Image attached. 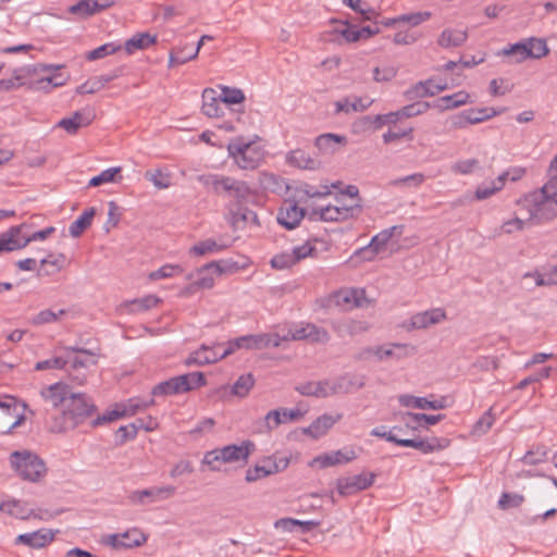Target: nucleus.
Returning a JSON list of instances; mask_svg holds the SVG:
<instances>
[{
	"label": "nucleus",
	"mask_w": 557,
	"mask_h": 557,
	"mask_svg": "<svg viewBox=\"0 0 557 557\" xmlns=\"http://www.w3.org/2000/svg\"><path fill=\"white\" fill-rule=\"evenodd\" d=\"M306 339L312 343H324L329 339L327 332L311 323H295L288 327H283L274 334L248 335L228 342L223 351H218L220 346H202L194 351L187 359V364L205 366L215 362L239 349H262L265 347H277L282 341H301Z\"/></svg>",
	"instance_id": "f257e3e1"
},
{
	"label": "nucleus",
	"mask_w": 557,
	"mask_h": 557,
	"mask_svg": "<svg viewBox=\"0 0 557 557\" xmlns=\"http://www.w3.org/2000/svg\"><path fill=\"white\" fill-rule=\"evenodd\" d=\"M40 395L58 411L50 425L54 433L73 430L94 414L95 406L89 398L65 383L51 384L42 388Z\"/></svg>",
	"instance_id": "f03ea898"
},
{
	"label": "nucleus",
	"mask_w": 557,
	"mask_h": 557,
	"mask_svg": "<svg viewBox=\"0 0 557 557\" xmlns=\"http://www.w3.org/2000/svg\"><path fill=\"white\" fill-rule=\"evenodd\" d=\"M228 158L243 170H255L268 157L265 140L258 134L238 135L226 145Z\"/></svg>",
	"instance_id": "7ed1b4c3"
},
{
	"label": "nucleus",
	"mask_w": 557,
	"mask_h": 557,
	"mask_svg": "<svg viewBox=\"0 0 557 557\" xmlns=\"http://www.w3.org/2000/svg\"><path fill=\"white\" fill-rule=\"evenodd\" d=\"M255 449L256 445L251 441L215 448L205 453L201 467L210 471H221L224 465L247 463Z\"/></svg>",
	"instance_id": "20e7f679"
},
{
	"label": "nucleus",
	"mask_w": 557,
	"mask_h": 557,
	"mask_svg": "<svg viewBox=\"0 0 557 557\" xmlns=\"http://www.w3.org/2000/svg\"><path fill=\"white\" fill-rule=\"evenodd\" d=\"M9 463L15 474L24 481L40 482L47 475L46 462L28 449L11 453Z\"/></svg>",
	"instance_id": "39448f33"
},
{
	"label": "nucleus",
	"mask_w": 557,
	"mask_h": 557,
	"mask_svg": "<svg viewBox=\"0 0 557 557\" xmlns=\"http://www.w3.org/2000/svg\"><path fill=\"white\" fill-rule=\"evenodd\" d=\"M60 66L38 64L28 66L27 88L33 91L51 92L54 88L64 86L70 75L60 72Z\"/></svg>",
	"instance_id": "423d86ee"
},
{
	"label": "nucleus",
	"mask_w": 557,
	"mask_h": 557,
	"mask_svg": "<svg viewBox=\"0 0 557 557\" xmlns=\"http://www.w3.org/2000/svg\"><path fill=\"white\" fill-rule=\"evenodd\" d=\"M534 223H543L557 216V200L543 188L534 190L520 199Z\"/></svg>",
	"instance_id": "0eeeda50"
},
{
	"label": "nucleus",
	"mask_w": 557,
	"mask_h": 557,
	"mask_svg": "<svg viewBox=\"0 0 557 557\" xmlns=\"http://www.w3.org/2000/svg\"><path fill=\"white\" fill-rule=\"evenodd\" d=\"M549 49L546 41L540 38H528L522 41L508 45L497 52L498 57L509 59L512 63H521L528 59H541L547 55Z\"/></svg>",
	"instance_id": "6e6552de"
},
{
	"label": "nucleus",
	"mask_w": 557,
	"mask_h": 557,
	"mask_svg": "<svg viewBox=\"0 0 557 557\" xmlns=\"http://www.w3.org/2000/svg\"><path fill=\"white\" fill-rule=\"evenodd\" d=\"M207 384L206 377L201 372H190L171 377L157 384L152 388L153 396H171L187 393Z\"/></svg>",
	"instance_id": "1a4fd4ad"
},
{
	"label": "nucleus",
	"mask_w": 557,
	"mask_h": 557,
	"mask_svg": "<svg viewBox=\"0 0 557 557\" xmlns=\"http://www.w3.org/2000/svg\"><path fill=\"white\" fill-rule=\"evenodd\" d=\"M358 455L352 447H343L337 450L322 453L313 457L308 467L312 470H324L332 467L343 466L357 459Z\"/></svg>",
	"instance_id": "9d476101"
},
{
	"label": "nucleus",
	"mask_w": 557,
	"mask_h": 557,
	"mask_svg": "<svg viewBox=\"0 0 557 557\" xmlns=\"http://www.w3.org/2000/svg\"><path fill=\"white\" fill-rule=\"evenodd\" d=\"M300 394L315 397H327L337 393L349 391V382L345 377L332 379L319 382H308L298 388Z\"/></svg>",
	"instance_id": "9b49d317"
},
{
	"label": "nucleus",
	"mask_w": 557,
	"mask_h": 557,
	"mask_svg": "<svg viewBox=\"0 0 557 557\" xmlns=\"http://www.w3.org/2000/svg\"><path fill=\"white\" fill-rule=\"evenodd\" d=\"M534 224L524 205L519 199L510 216L505 219L498 227L500 235H513L523 232Z\"/></svg>",
	"instance_id": "f8f14e48"
},
{
	"label": "nucleus",
	"mask_w": 557,
	"mask_h": 557,
	"mask_svg": "<svg viewBox=\"0 0 557 557\" xmlns=\"http://www.w3.org/2000/svg\"><path fill=\"white\" fill-rule=\"evenodd\" d=\"M313 251L314 247L309 243H305L288 251L276 253L271 259L270 264L274 270H287L296 265L299 261L312 256Z\"/></svg>",
	"instance_id": "ddd939ff"
},
{
	"label": "nucleus",
	"mask_w": 557,
	"mask_h": 557,
	"mask_svg": "<svg viewBox=\"0 0 557 557\" xmlns=\"http://www.w3.org/2000/svg\"><path fill=\"white\" fill-rule=\"evenodd\" d=\"M147 541V535L138 528H132L125 532L106 535L102 543L114 549H129L141 546Z\"/></svg>",
	"instance_id": "4468645a"
},
{
	"label": "nucleus",
	"mask_w": 557,
	"mask_h": 557,
	"mask_svg": "<svg viewBox=\"0 0 557 557\" xmlns=\"http://www.w3.org/2000/svg\"><path fill=\"white\" fill-rule=\"evenodd\" d=\"M30 227V224L24 222L0 233V253L13 252L26 248L27 240L25 239L24 232Z\"/></svg>",
	"instance_id": "2eb2a0df"
},
{
	"label": "nucleus",
	"mask_w": 557,
	"mask_h": 557,
	"mask_svg": "<svg viewBox=\"0 0 557 557\" xmlns=\"http://www.w3.org/2000/svg\"><path fill=\"white\" fill-rule=\"evenodd\" d=\"M224 102L216 87H206L201 91V113L210 120H220L225 115Z\"/></svg>",
	"instance_id": "dca6fc26"
},
{
	"label": "nucleus",
	"mask_w": 557,
	"mask_h": 557,
	"mask_svg": "<svg viewBox=\"0 0 557 557\" xmlns=\"http://www.w3.org/2000/svg\"><path fill=\"white\" fill-rule=\"evenodd\" d=\"M447 319V313L443 308H432L420 311L410 317L405 323L407 330H423L432 325L440 324Z\"/></svg>",
	"instance_id": "f3484780"
},
{
	"label": "nucleus",
	"mask_w": 557,
	"mask_h": 557,
	"mask_svg": "<svg viewBox=\"0 0 557 557\" xmlns=\"http://www.w3.org/2000/svg\"><path fill=\"white\" fill-rule=\"evenodd\" d=\"M387 441L395 443L398 446L404 447H412L419 449L424 454H430L433 451H440L447 448L450 444L448 438L444 437H434L431 441H416V440H403L398 438L395 435H388Z\"/></svg>",
	"instance_id": "a211bd4d"
},
{
	"label": "nucleus",
	"mask_w": 557,
	"mask_h": 557,
	"mask_svg": "<svg viewBox=\"0 0 557 557\" xmlns=\"http://www.w3.org/2000/svg\"><path fill=\"white\" fill-rule=\"evenodd\" d=\"M175 494L172 485L152 486L146 490L135 491L131 494V500L135 504H147L171 498Z\"/></svg>",
	"instance_id": "6ab92c4d"
},
{
	"label": "nucleus",
	"mask_w": 557,
	"mask_h": 557,
	"mask_svg": "<svg viewBox=\"0 0 557 557\" xmlns=\"http://www.w3.org/2000/svg\"><path fill=\"white\" fill-rule=\"evenodd\" d=\"M375 474L371 472H362L337 482V491L341 495H351L363 491L374 483Z\"/></svg>",
	"instance_id": "aec40b11"
},
{
	"label": "nucleus",
	"mask_w": 557,
	"mask_h": 557,
	"mask_svg": "<svg viewBox=\"0 0 557 557\" xmlns=\"http://www.w3.org/2000/svg\"><path fill=\"white\" fill-rule=\"evenodd\" d=\"M305 216V210L295 201L285 200L278 209L276 220L286 230L296 228Z\"/></svg>",
	"instance_id": "412c9836"
},
{
	"label": "nucleus",
	"mask_w": 557,
	"mask_h": 557,
	"mask_svg": "<svg viewBox=\"0 0 557 557\" xmlns=\"http://www.w3.org/2000/svg\"><path fill=\"white\" fill-rule=\"evenodd\" d=\"M0 408L14 418V421L8 426L3 433L9 434L25 422V404L18 401L15 397L4 395L0 397Z\"/></svg>",
	"instance_id": "4be33fe9"
},
{
	"label": "nucleus",
	"mask_w": 557,
	"mask_h": 557,
	"mask_svg": "<svg viewBox=\"0 0 557 557\" xmlns=\"http://www.w3.org/2000/svg\"><path fill=\"white\" fill-rule=\"evenodd\" d=\"M447 397L441 396V397H433L425 398V397H416L412 395H400L398 397V401L401 406L407 408H416V409H432V410H441L448 406L447 404Z\"/></svg>",
	"instance_id": "5701e85b"
},
{
	"label": "nucleus",
	"mask_w": 557,
	"mask_h": 557,
	"mask_svg": "<svg viewBox=\"0 0 557 557\" xmlns=\"http://www.w3.org/2000/svg\"><path fill=\"white\" fill-rule=\"evenodd\" d=\"M337 306L344 309L364 307L369 304L363 288H344L334 295Z\"/></svg>",
	"instance_id": "b1692460"
},
{
	"label": "nucleus",
	"mask_w": 557,
	"mask_h": 557,
	"mask_svg": "<svg viewBox=\"0 0 557 557\" xmlns=\"http://www.w3.org/2000/svg\"><path fill=\"white\" fill-rule=\"evenodd\" d=\"M55 533L50 529H39L34 532L20 534L15 544L25 545L34 549H40L54 541Z\"/></svg>",
	"instance_id": "393cba45"
},
{
	"label": "nucleus",
	"mask_w": 557,
	"mask_h": 557,
	"mask_svg": "<svg viewBox=\"0 0 557 557\" xmlns=\"http://www.w3.org/2000/svg\"><path fill=\"white\" fill-rule=\"evenodd\" d=\"M114 3L115 0H79L76 4L71 5L67 11L79 18H87L112 7Z\"/></svg>",
	"instance_id": "a878e982"
},
{
	"label": "nucleus",
	"mask_w": 557,
	"mask_h": 557,
	"mask_svg": "<svg viewBox=\"0 0 557 557\" xmlns=\"http://www.w3.org/2000/svg\"><path fill=\"white\" fill-rule=\"evenodd\" d=\"M94 115L86 110L73 112L71 115L61 119L55 127L64 129L70 135H75L82 127L92 123Z\"/></svg>",
	"instance_id": "bb28decb"
},
{
	"label": "nucleus",
	"mask_w": 557,
	"mask_h": 557,
	"mask_svg": "<svg viewBox=\"0 0 557 557\" xmlns=\"http://www.w3.org/2000/svg\"><path fill=\"white\" fill-rule=\"evenodd\" d=\"M335 207L348 208L349 214L347 220L356 216L361 211V199L359 197V190L356 186L350 185L344 191L339 193L336 197Z\"/></svg>",
	"instance_id": "cd10ccee"
},
{
	"label": "nucleus",
	"mask_w": 557,
	"mask_h": 557,
	"mask_svg": "<svg viewBox=\"0 0 557 557\" xmlns=\"http://www.w3.org/2000/svg\"><path fill=\"white\" fill-rule=\"evenodd\" d=\"M347 145V138L343 135L326 133L318 136L314 146L322 154H334Z\"/></svg>",
	"instance_id": "c85d7f7f"
},
{
	"label": "nucleus",
	"mask_w": 557,
	"mask_h": 557,
	"mask_svg": "<svg viewBox=\"0 0 557 557\" xmlns=\"http://www.w3.org/2000/svg\"><path fill=\"white\" fill-rule=\"evenodd\" d=\"M468 39V30L466 27L455 26L446 27L441 32L437 37V44L442 48H456L460 47Z\"/></svg>",
	"instance_id": "c756f323"
},
{
	"label": "nucleus",
	"mask_w": 557,
	"mask_h": 557,
	"mask_svg": "<svg viewBox=\"0 0 557 557\" xmlns=\"http://www.w3.org/2000/svg\"><path fill=\"white\" fill-rule=\"evenodd\" d=\"M139 405L134 400L116 404L113 409L99 417L95 421V425L109 423L121 418L132 417L139 410Z\"/></svg>",
	"instance_id": "7c9ffc66"
},
{
	"label": "nucleus",
	"mask_w": 557,
	"mask_h": 557,
	"mask_svg": "<svg viewBox=\"0 0 557 557\" xmlns=\"http://www.w3.org/2000/svg\"><path fill=\"white\" fill-rule=\"evenodd\" d=\"M373 100L359 96L345 97L334 102L336 113L349 114L352 112H363L370 108Z\"/></svg>",
	"instance_id": "2f4dec72"
},
{
	"label": "nucleus",
	"mask_w": 557,
	"mask_h": 557,
	"mask_svg": "<svg viewBox=\"0 0 557 557\" xmlns=\"http://www.w3.org/2000/svg\"><path fill=\"white\" fill-rule=\"evenodd\" d=\"M504 112V109L494 107L471 108L460 114V120L468 124H479L488 121Z\"/></svg>",
	"instance_id": "473e14b6"
},
{
	"label": "nucleus",
	"mask_w": 557,
	"mask_h": 557,
	"mask_svg": "<svg viewBox=\"0 0 557 557\" xmlns=\"http://www.w3.org/2000/svg\"><path fill=\"white\" fill-rule=\"evenodd\" d=\"M334 40L338 44H354L358 41V26L348 21H334L331 30Z\"/></svg>",
	"instance_id": "72a5a7b5"
},
{
	"label": "nucleus",
	"mask_w": 557,
	"mask_h": 557,
	"mask_svg": "<svg viewBox=\"0 0 557 557\" xmlns=\"http://www.w3.org/2000/svg\"><path fill=\"white\" fill-rule=\"evenodd\" d=\"M508 180V173H502L495 180L480 184L473 194V200L482 201L502 190Z\"/></svg>",
	"instance_id": "f704fd0d"
},
{
	"label": "nucleus",
	"mask_w": 557,
	"mask_h": 557,
	"mask_svg": "<svg viewBox=\"0 0 557 557\" xmlns=\"http://www.w3.org/2000/svg\"><path fill=\"white\" fill-rule=\"evenodd\" d=\"M145 178L152 184L156 189H168L173 185V174L166 166H158L147 170Z\"/></svg>",
	"instance_id": "c9c22d12"
},
{
	"label": "nucleus",
	"mask_w": 557,
	"mask_h": 557,
	"mask_svg": "<svg viewBox=\"0 0 557 557\" xmlns=\"http://www.w3.org/2000/svg\"><path fill=\"white\" fill-rule=\"evenodd\" d=\"M341 419V416L324 414L319 417L308 428L304 429V433L310 437L318 440L324 436L331 428Z\"/></svg>",
	"instance_id": "e433bc0d"
},
{
	"label": "nucleus",
	"mask_w": 557,
	"mask_h": 557,
	"mask_svg": "<svg viewBox=\"0 0 557 557\" xmlns=\"http://www.w3.org/2000/svg\"><path fill=\"white\" fill-rule=\"evenodd\" d=\"M213 40V37L210 35H202L197 44V47L190 51L189 55L183 57L181 55L182 49L181 48H174L169 53V60H168V66L169 67H175L178 65H183L187 63L188 61L195 60L201 47L205 45L206 41Z\"/></svg>",
	"instance_id": "4c0bfd02"
},
{
	"label": "nucleus",
	"mask_w": 557,
	"mask_h": 557,
	"mask_svg": "<svg viewBox=\"0 0 557 557\" xmlns=\"http://www.w3.org/2000/svg\"><path fill=\"white\" fill-rule=\"evenodd\" d=\"M349 214L348 208H337L334 205H329L323 208L314 209L311 212V218L324 222H342L347 220Z\"/></svg>",
	"instance_id": "58836bf2"
},
{
	"label": "nucleus",
	"mask_w": 557,
	"mask_h": 557,
	"mask_svg": "<svg viewBox=\"0 0 557 557\" xmlns=\"http://www.w3.org/2000/svg\"><path fill=\"white\" fill-rule=\"evenodd\" d=\"M268 476L283 472L290 463V456L282 453H274L260 460Z\"/></svg>",
	"instance_id": "ea45409f"
},
{
	"label": "nucleus",
	"mask_w": 557,
	"mask_h": 557,
	"mask_svg": "<svg viewBox=\"0 0 557 557\" xmlns=\"http://www.w3.org/2000/svg\"><path fill=\"white\" fill-rule=\"evenodd\" d=\"M123 181V168L111 166L101 171L88 181V187H99L106 184H120Z\"/></svg>",
	"instance_id": "a19ab883"
},
{
	"label": "nucleus",
	"mask_w": 557,
	"mask_h": 557,
	"mask_svg": "<svg viewBox=\"0 0 557 557\" xmlns=\"http://www.w3.org/2000/svg\"><path fill=\"white\" fill-rule=\"evenodd\" d=\"M524 281H533L537 287L557 285V264L541 271L528 272L523 275Z\"/></svg>",
	"instance_id": "79ce46f5"
},
{
	"label": "nucleus",
	"mask_w": 557,
	"mask_h": 557,
	"mask_svg": "<svg viewBox=\"0 0 557 557\" xmlns=\"http://www.w3.org/2000/svg\"><path fill=\"white\" fill-rule=\"evenodd\" d=\"M157 42V36L149 33H137L127 39L124 44V50L128 55L137 50H145Z\"/></svg>",
	"instance_id": "37998d69"
},
{
	"label": "nucleus",
	"mask_w": 557,
	"mask_h": 557,
	"mask_svg": "<svg viewBox=\"0 0 557 557\" xmlns=\"http://www.w3.org/2000/svg\"><path fill=\"white\" fill-rule=\"evenodd\" d=\"M472 102L473 99L468 91L459 90L453 95L437 99L436 107L441 110H451Z\"/></svg>",
	"instance_id": "c03bdc74"
},
{
	"label": "nucleus",
	"mask_w": 557,
	"mask_h": 557,
	"mask_svg": "<svg viewBox=\"0 0 557 557\" xmlns=\"http://www.w3.org/2000/svg\"><path fill=\"white\" fill-rule=\"evenodd\" d=\"M219 90L225 107L240 106L246 101V95L242 88L219 84Z\"/></svg>",
	"instance_id": "a18cd8bd"
},
{
	"label": "nucleus",
	"mask_w": 557,
	"mask_h": 557,
	"mask_svg": "<svg viewBox=\"0 0 557 557\" xmlns=\"http://www.w3.org/2000/svg\"><path fill=\"white\" fill-rule=\"evenodd\" d=\"M0 510L22 520L29 519L33 516V509H30L25 503L15 499L1 503Z\"/></svg>",
	"instance_id": "49530a36"
},
{
	"label": "nucleus",
	"mask_w": 557,
	"mask_h": 557,
	"mask_svg": "<svg viewBox=\"0 0 557 557\" xmlns=\"http://www.w3.org/2000/svg\"><path fill=\"white\" fill-rule=\"evenodd\" d=\"M211 263L212 267H214L219 276L235 274L239 271L246 270L250 265L249 260L238 262L233 259H222L218 261H212Z\"/></svg>",
	"instance_id": "de8ad7c7"
},
{
	"label": "nucleus",
	"mask_w": 557,
	"mask_h": 557,
	"mask_svg": "<svg viewBox=\"0 0 557 557\" xmlns=\"http://www.w3.org/2000/svg\"><path fill=\"white\" fill-rule=\"evenodd\" d=\"M28 84V66L15 70L11 77L0 79V91H10L13 89L27 86Z\"/></svg>",
	"instance_id": "09e8293b"
},
{
	"label": "nucleus",
	"mask_w": 557,
	"mask_h": 557,
	"mask_svg": "<svg viewBox=\"0 0 557 557\" xmlns=\"http://www.w3.org/2000/svg\"><path fill=\"white\" fill-rule=\"evenodd\" d=\"M197 273V280L196 285H198V288L200 289H211L215 285V280L219 277L214 267H212V263L209 262L196 271Z\"/></svg>",
	"instance_id": "8fccbe9b"
},
{
	"label": "nucleus",
	"mask_w": 557,
	"mask_h": 557,
	"mask_svg": "<svg viewBox=\"0 0 557 557\" xmlns=\"http://www.w3.org/2000/svg\"><path fill=\"white\" fill-rule=\"evenodd\" d=\"M184 273V268L178 263H165L162 264L157 270H153L148 273L147 277L151 282H157L160 280H168L178 276Z\"/></svg>",
	"instance_id": "3c124183"
},
{
	"label": "nucleus",
	"mask_w": 557,
	"mask_h": 557,
	"mask_svg": "<svg viewBox=\"0 0 557 557\" xmlns=\"http://www.w3.org/2000/svg\"><path fill=\"white\" fill-rule=\"evenodd\" d=\"M397 73L398 69L396 65L382 62L372 69V79L379 84L389 83L397 76Z\"/></svg>",
	"instance_id": "603ef678"
},
{
	"label": "nucleus",
	"mask_w": 557,
	"mask_h": 557,
	"mask_svg": "<svg viewBox=\"0 0 557 557\" xmlns=\"http://www.w3.org/2000/svg\"><path fill=\"white\" fill-rule=\"evenodd\" d=\"M65 314H66L65 309L53 310V309L47 308V309L39 311L34 317H32L30 323L36 326L55 323V322L61 321V319Z\"/></svg>",
	"instance_id": "864d4df0"
},
{
	"label": "nucleus",
	"mask_w": 557,
	"mask_h": 557,
	"mask_svg": "<svg viewBox=\"0 0 557 557\" xmlns=\"http://www.w3.org/2000/svg\"><path fill=\"white\" fill-rule=\"evenodd\" d=\"M211 183L216 190L233 191L235 195H244L247 190L245 184L227 176H213Z\"/></svg>",
	"instance_id": "5fc2aeb1"
},
{
	"label": "nucleus",
	"mask_w": 557,
	"mask_h": 557,
	"mask_svg": "<svg viewBox=\"0 0 557 557\" xmlns=\"http://www.w3.org/2000/svg\"><path fill=\"white\" fill-rule=\"evenodd\" d=\"M286 161L299 169H314L317 162L302 149H294L286 154Z\"/></svg>",
	"instance_id": "6e6d98bb"
},
{
	"label": "nucleus",
	"mask_w": 557,
	"mask_h": 557,
	"mask_svg": "<svg viewBox=\"0 0 557 557\" xmlns=\"http://www.w3.org/2000/svg\"><path fill=\"white\" fill-rule=\"evenodd\" d=\"M161 304V299L157 295H146L144 297L134 299L126 304L129 312H144L149 309L156 308Z\"/></svg>",
	"instance_id": "4d7b16f0"
},
{
	"label": "nucleus",
	"mask_w": 557,
	"mask_h": 557,
	"mask_svg": "<svg viewBox=\"0 0 557 557\" xmlns=\"http://www.w3.org/2000/svg\"><path fill=\"white\" fill-rule=\"evenodd\" d=\"M275 528L285 532H293L296 527H299L302 532H309L319 525L315 521H300L293 518H283L275 522Z\"/></svg>",
	"instance_id": "13d9d810"
},
{
	"label": "nucleus",
	"mask_w": 557,
	"mask_h": 557,
	"mask_svg": "<svg viewBox=\"0 0 557 557\" xmlns=\"http://www.w3.org/2000/svg\"><path fill=\"white\" fill-rule=\"evenodd\" d=\"M96 210L95 208H89L85 210L70 226V234L73 237H78L82 233L87 230L92 222Z\"/></svg>",
	"instance_id": "bf43d9fd"
},
{
	"label": "nucleus",
	"mask_w": 557,
	"mask_h": 557,
	"mask_svg": "<svg viewBox=\"0 0 557 557\" xmlns=\"http://www.w3.org/2000/svg\"><path fill=\"white\" fill-rule=\"evenodd\" d=\"M225 220L233 228H240L247 221V209L239 203L231 205L225 213Z\"/></svg>",
	"instance_id": "052dcab7"
},
{
	"label": "nucleus",
	"mask_w": 557,
	"mask_h": 557,
	"mask_svg": "<svg viewBox=\"0 0 557 557\" xmlns=\"http://www.w3.org/2000/svg\"><path fill=\"white\" fill-rule=\"evenodd\" d=\"M480 169V160L476 158L459 159L451 164V172L455 175H472Z\"/></svg>",
	"instance_id": "680f3d73"
},
{
	"label": "nucleus",
	"mask_w": 557,
	"mask_h": 557,
	"mask_svg": "<svg viewBox=\"0 0 557 557\" xmlns=\"http://www.w3.org/2000/svg\"><path fill=\"white\" fill-rule=\"evenodd\" d=\"M69 355L67 362H71L74 368L94 366L98 361V355L88 350H72Z\"/></svg>",
	"instance_id": "e2e57ef3"
},
{
	"label": "nucleus",
	"mask_w": 557,
	"mask_h": 557,
	"mask_svg": "<svg viewBox=\"0 0 557 557\" xmlns=\"http://www.w3.org/2000/svg\"><path fill=\"white\" fill-rule=\"evenodd\" d=\"M224 249L223 246L219 245L214 239H206L199 242L189 248V255L201 257L211 253H218Z\"/></svg>",
	"instance_id": "0e129e2a"
},
{
	"label": "nucleus",
	"mask_w": 557,
	"mask_h": 557,
	"mask_svg": "<svg viewBox=\"0 0 557 557\" xmlns=\"http://www.w3.org/2000/svg\"><path fill=\"white\" fill-rule=\"evenodd\" d=\"M121 45L115 42H107L104 45L99 46L98 48L90 50L86 53V60L96 61L103 59L108 55H112L121 50Z\"/></svg>",
	"instance_id": "69168bd1"
},
{
	"label": "nucleus",
	"mask_w": 557,
	"mask_h": 557,
	"mask_svg": "<svg viewBox=\"0 0 557 557\" xmlns=\"http://www.w3.org/2000/svg\"><path fill=\"white\" fill-rule=\"evenodd\" d=\"M445 89H447L446 84L436 83L434 79H428V81L417 85L416 92H417V95H419L421 97H425V96H434Z\"/></svg>",
	"instance_id": "338daca9"
},
{
	"label": "nucleus",
	"mask_w": 557,
	"mask_h": 557,
	"mask_svg": "<svg viewBox=\"0 0 557 557\" xmlns=\"http://www.w3.org/2000/svg\"><path fill=\"white\" fill-rule=\"evenodd\" d=\"M495 418L492 410H487L482 417L474 423L471 434L474 436H481L490 431L494 424Z\"/></svg>",
	"instance_id": "774afa93"
}]
</instances>
